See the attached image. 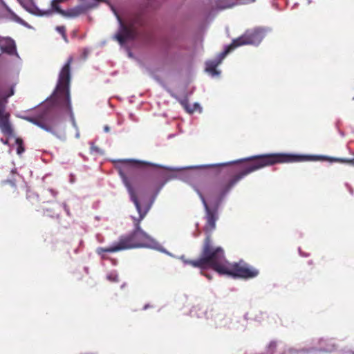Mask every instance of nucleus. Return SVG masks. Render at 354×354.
Listing matches in <instances>:
<instances>
[{"instance_id":"f257e3e1","label":"nucleus","mask_w":354,"mask_h":354,"mask_svg":"<svg viewBox=\"0 0 354 354\" xmlns=\"http://www.w3.org/2000/svg\"><path fill=\"white\" fill-rule=\"evenodd\" d=\"M197 192L203 204L205 214V224L203 230L206 237L201 250V257L196 260H191L181 257L183 262L194 268L201 270L210 268L220 274H227L233 277L250 279L259 274V270L250 266L243 261L238 263H230L225 257V252L221 247H214L212 243L211 234L216 229V222L218 219V203L213 207L209 206L203 194L197 190Z\"/></svg>"},{"instance_id":"f03ea898","label":"nucleus","mask_w":354,"mask_h":354,"mask_svg":"<svg viewBox=\"0 0 354 354\" xmlns=\"http://www.w3.org/2000/svg\"><path fill=\"white\" fill-rule=\"evenodd\" d=\"M325 157L317 156H304L290 153H268L259 156H253L234 162L218 165H209L208 167L227 166L233 163L245 162L241 170L228 180L218 179L208 185L203 189L207 194H214L221 200L229 191L243 178L249 174L264 167L274 165L278 163H288L305 162L311 160H324Z\"/></svg>"},{"instance_id":"7ed1b4c3","label":"nucleus","mask_w":354,"mask_h":354,"mask_svg":"<svg viewBox=\"0 0 354 354\" xmlns=\"http://www.w3.org/2000/svg\"><path fill=\"white\" fill-rule=\"evenodd\" d=\"M120 175L123 183L130 195L131 200L134 203L139 213V217L138 218H133L134 229L131 232L120 236L118 241L109 247H99L96 249V253L102 258L104 257V254L105 252L115 253L133 248H147L151 246L153 243V239L144 232L140 226V222L146 216L147 209L142 211L136 193L134 192L128 178L126 176L124 169L120 170Z\"/></svg>"},{"instance_id":"20e7f679","label":"nucleus","mask_w":354,"mask_h":354,"mask_svg":"<svg viewBox=\"0 0 354 354\" xmlns=\"http://www.w3.org/2000/svg\"><path fill=\"white\" fill-rule=\"evenodd\" d=\"M120 162L123 163V165L119 168V174H120V170L124 169V174L128 178L131 186H133V183L136 184L140 192L146 194H157L163 187L164 183L161 182V176L158 172L152 171L147 173L142 177L140 182L137 180L135 176V169L137 168L143 167L156 168L159 167V165L149 162L136 160H122ZM120 176H121V175ZM133 190L135 191V189Z\"/></svg>"},{"instance_id":"39448f33","label":"nucleus","mask_w":354,"mask_h":354,"mask_svg":"<svg viewBox=\"0 0 354 354\" xmlns=\"http://www.w3.org/2000/svg\"><path fill=\"white\" fill-rule=\"evenodd\" d=\"M73 57H70L61 69L53 98L63 113L73 117L70 100L71 64Z\"/></svg>"},{"instance_id":"423d86ee","label":"nucleus","mask_w":354,"mask_h":354,"mask_svg":"<svg viewBox=\"0 0 354 354\" xmlns=\"http://www.w3.org/2000/svg\"><path fill=\"white\" fill-rule=\"evenodd\" d=\"M24 119L55 135V127L57 125L58 116L54 109H44L36 116H26Z\"/></svg>"},{"instance_id":"0eeeda50","label":"nucleus","mask_w":354,"mask_h":354,"mask_svg":"<svg viewBox=\"0 0 354 354\" xmlns=\"http://www.w3.org/2000/svg\"><path fill=\"white\" fill-rule=\"evenodd\" d=\"M265 37V30L262 28H254L247 30L243 35L234 39L222 53L223 57L236 48L243 45H258Z\"/></svg>"},{"instance_id":"6e6552de","label":"nucleus","mask_w":354,"mask_h":354,"mask_svg":"<svg viewBox=\"0 0 354 354\" xmlns=\"http://www.w3.org/2000/svg\"><path fill=\"white\" fill-rule=\"evenodd\" d=\"M117 18L120 24V28L115 35L116 40L122 45L128 40L134 39L138 35L137 26L142 25L140 17H136L129 19L127 23L123 22L120 16L118 15Z\"/></svg>"},{"instance_id":"1a4fd4ad","label":"nucleus","mask_w":354,"mask_h":354,"mask_svg":"<svg viewBox=\"0 0 354 354\" xmlns=\"http://www.w3.org/2000/svg\"><path fill=\"white\" fill-rule=\"evenodd\" d=\"M15 93L14 88L11 87L8 93L0 95V129L5 135L10 136L13 131L9 122L10 114L6 112L8 99Z\"/></svg>"},{"instance_id":"9d476101","label":"nucleus","mask_w":354,"mask_h":354,"mask_svg":"<svg viewBox=\"0 0 354 354\" xmlns=\"http://www.w3.org/2000/svg\"><path fill=\"white\" fill-rule=\"evenodd\" d=\"M66 0H53L51 1V9L48 10L41 15H50L55 12L60 14L62 16H66V12L62 10L59 6V3L64 2Z\"/></svg>"},{"instance_id":"9b49d317","label":"nucleus","mask_w":354,"mask_h":354,"mask_svg":"<svg viewBox=\"0 0 354 354\" xmlns=\"http://www.w3.org/2000/svg\"><path fill=\"white\" fill-rule=\"evenodd\" d=\"M97 3H93L89 6H86L85 8L83 7H76L73 9H71L68 12H66V17H77L80 15L84 13L86 10L93 8L94 7L97 6Z\"/></svg>"},{"instance_id":"f8f14e48","label":"nucleus","mask_w":354,"mask_h":354,"mask_svg":"<svg viewBox=\"0 0 354 354\" xmlns=\"http://www.w3.org/2000/svg\"><path fill=\"white\" fill-rule=\"evenodd\" d=\"M225 57H223L222 53L220 54V58L217 61H209L207 62V68L206 70L211 73L212 75L217 74L218 72L216 71V67L221 64L222 59Z\"/></svg>"},{"instance_id":"ddd939ff","label":"nucleus","mask_w":354,"mask_h":354,"mask_svg":"<svg viewBox=\"0 0 354 354\" xmlns=\"http://www.w3.org/2000/svg\"><path fill=\"white\" fill-rule=\"evenodd\" d=\"M239 5L238 0H227L225 3H219L222 8H231Z\"/></svg>"},{"instance_id":"4468645a","label":"nucleus","mask_w":354,"mask_h":354,"mask_svg":"<svg viewBox=\"0 0 354 354\" xmlns=\"http://www.w3.org/2000/svg\"><path fill=\"white\" fill-rule=\"evenodd\" d=\"M2 3L5 9L10 14V15L12 16V19L15 21L17 22L21 21V19L14 12H12L11 9L4 2H2Z\"/></svg>"},{"instance_id":"2eb2a0df","label":"nucleus","mask_w":354,"mask_h":354,"mask_svg":"<svg viewBox=\"0 0 354 354\" xmlns=\"http://www.w3.org/2000/svg\"><path fill=\"white\" fill-rule=\"evenodd\" d=\"M56 30L62 35V38L67 41V36L66 33V28L64 26H57Z\"/></svg>"},{"instance_id":"dca6fc26","label":"nucleus","mask_w":354,"mask_h":354,"mask_svg":"<svg viewBox=\"0 0 354 354\" xmlns=\"http://www.w3.org/2000/svg\"><path fill=\"white\" fill-rule=\"evenodd\" d=\"M15 50L16 47L13 41H10L5 48V50L10 54H12Z\"/></svg>"},{"instance_id":"f3484780","label":"nucleus","mask_w":354,"mask_h":354,"mask_svg":"<svg viewBox=\"0 0 354 354\" xmlns=\"http://www.w3.org/2000/svg\"><path fill=\"white\" fill-rule=\"evenodd\" d=\"M7 185L11 187V188L13 189V192H15L17 190V186L14 182L11 180H7L3 183V186H6Z\"/></svg>"},{"instance_id":"a211bd4d","label":"nucleus","mask_w":354,"mask_h":354,"mask_svg":"<svg viewBox=\"0 0 354 354\" xmlns=\"http://www.w3.org/2000/svg\"><path fill=\"white\" fill-rule=\"evenodd\" d=\"M227 0H216L215 1V6L216 8L218 9H220V10H223L224 8H222L220 6H219V3H225Z\"/></svg>"},{"instance_id":"6ab92c4d","label":"nucleus","mask_w":354,"mask_h":354,"mask_svg":"<svg viewBox=\"0 0 354 354\" xmlns=\"http://www.w3.org/2000/svg\"><path fill=\"white\" fill-rule=\"evenodd\" d=\"M256 0H238L239 4H250L254 3Z\"/></svg>"},{"instance_id":"aec40b11","label":"nucleus","mask_w":354,"mask_h":354,"mask_svg":"<svg viewBox=\"0 0 354 354\" xmlns=\"http://www.w3.org/2000/svg\"><path fill=\"white\" fill-rule=\"evenodd\" d=\"M337 161L340 162H347L354 165V158L351 160L346 159H337Z\"/></svg>"},{"instance_id":"412c9836","label":"nucleus","mask_w":354,"mask_h":354,"mask_svg":"<svg viewBox=\"0 0 354 354\" xmlns=\"http://www.w3.org/2000/svg\"><path fill=\"white\" fill-rule=\"evenodd\" d=\"M276 346H277L276 342H271L269 344V349H270V351L272 352L275 349Z\"/></svg>"},{"instance_id":"4be33fe9","label":"nucleus","mask_w":354,"mask_h":354,"mask_svg":"<svg viewBox=\"0 0 354 354\" xmlns=\"http://www.w3.org/2000/svg\"><path fill=\"white\" fill-rule=\"evenodd\" d=\"M108 279H109V280L112 281H117V279H116V277H112V276H111V275H109V276H108Z\"/></svg>"},{"instance_id":"5701e85b","label":"nucleus","mask_w":354,"mask_h":354,"mask_svg":"<svg viewBox=\"0 0 354 354\" xmlns=\"http://www.w3.org/2000/svg\"><path fill=\"white\" fill-rule=\"evenodd\" d=\"M201 274L205 275L209 280L212 279V277L208 274H205L203 272H201Z\"/></svg>"},{"instance_id":"b1692460","label":"nucleus","mask_w":354,"mask_h":354,"mask_svg":"<svg viewBox=\"0 0 354 354\" xmlns=\"http://www.w3.org/2000/svg\"><path fill=\"white\" fill-rule=\"evenodd\" d=\"M24 151V148L21 147H19L18 149H17V152L18 153H21V152H23Z\"/></svg>"},{"instance_id":"393cba45","label":"nucleus","mask_w":354,"mask_h":354,"mask_svg":"<svg viewBox=\"0 0 354 354\" xmlns=\"http://www.w3.org/2000/svg\"><path fill=\"white\" fill-rule=\"evenodd\" d=\"M104 131L108 132L109 131V128L108 127H104Z\"/></svg>"},{"instance_id":"a878e982","label":"nucleus","mask_w":354,"mask_h":354,"mask_svg":"<svg viewBox=\"0 0 354 354\" xmlns=\"http://www.w3.org/2000/svg\"><path fill=\"white\" fill-rule=\"evenodd\" d=\"M34 198H35L36 201H37V199H38L37 196H34Z\"/></svg>"},{"instance_id":"bb28decb","label":"nucleus","mask_w":354,"mask_h":354,"mask_svg":"<svg viewBox=\"0 0 354 354\" xmlns=\"http://www.w3.org/2000/svg\"><path fill=\"white\" fill-rule=\"evenodd\" d=\"M30 196H31L30 195H28L27 198H30Z\"/></svg>"}]
</instances>
